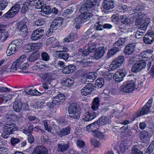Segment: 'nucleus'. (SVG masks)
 <instances>
[{
    "mask_svg": "<svg viewBox=\"0 0 154 154\" xmlns=\"http://www.w3.org/2000/svg\"><path fill=\"white\" fill-rule=\"evenodd\" d=\"M96 3L95 0H87L85 4L82 6L80 9V11L81 13L85 12L75 19L74 25L77 29L79 28L83 22L88 21L92 17L93 14L91 13L85 11L88 10L89 8L93 7Z\"/></svg>",
    "mask_w": 154,
    "mask_h": 154,
    "instance_id": "1",
    "label": "nucleus"
},
{
    "mask_svg": "<svg viewBox=\"0 0 154 154\" xmlns=\"http://www.w3.org/2000/svg\"><path fill=\"white\" fill-rule=\"evenodd\" d=\"M38 58L35 53H32L29 57L28 60L25 55H22L16 59L13 63L11 67V72H14L17 70L22 71L27 69L29 66V61L34 62Z\"/></svg>",
    "mask_w": 154,
    "mask_h": 154,
    "instance_id": "2",
    "label": "nucleus"
},
{
    "mask_svg": "<svg viewBox=\"0 0 154 154\" xmlns=\"http://www.w3.org/2000/svg\"><path fill=\"white\" fill-rule=\"evenodd\" d=\"M23 42L20 39L12 41L9 45L6 51L7 55L10 56L14 54L22 47Z\"/></svg>",
    "mask_w": 154,
    "mask_h": 154,
    "instance_id": "3",
    "label": "nucleus"
},
{
    "mask_svg": "<svg viewBox=\"0 0 154 154\" xmlns=\"http://www.w3.org/2000/svg\"><path fill=\"white\" fill-rule=\"evenodd\" d=\"M70 117L75 119H79L80 117V112L78 105L75 103L72 104L68 109Z\"/></svg>",
    "mask_w": 154,
    "mask_h": 154,
    "instance_id": "4",
    "label": "nucleus"
},
{
    "mask_svg": "<svg viewBox=\"0 0 154 154\" xmlns=\"http://www.w3.org/2000/svg\"><path fill=\"white\" fill-rule=\"evenodd\" d=\"M132 9L131 10V15L133 14V17L134 18L140 17L142 15L141 12H139L143 9V7L141 4L137 2H134L131 3Z\"/></svg>",
    "mask_w": 154,
    "mask_h": 154,
    "instance_id": "5",
    "label": "nucleus"
},
{
    "mask_svg": "<svg viewBox=\"0 0 154 154\" xmlns=\"http://www.w3.org/2000/svg\"><path fill=\"white\" fill-rule=\"evenodd\" d=\"M52 102L48 103V105L50 107H52L56 105H60L65 100V96L62 94L59 93L52 98Z\"/></svg>",
    "mask_w": 154,
    "mask_h": 154,
    "instance_id": "6",
    "label": "nucleus"
},
{
    "mask_svg": "<svg viewBox=\"0 0 154 154\" xmlns=\"http://www.w3.org/2000/svg\"><path fill=\"white\" fill-rule=\"evenodd\" d=\"M135 81H128L124 83L122 91L124 93H129L134 91L135 88Z\"/></svg>",
    "mask_w": 154,
    "mask_h": 154,
    "instance_id": "7",
    "label": "nucleus"
},
{
    "mask_svg": "<svg viewBox=\"0 0 154 154\" xmlns=\"http://www.w3.org/2000/svg\"><path fill=\"white\" fill-rule=\"evenodd\" d=\"M42 79L46 82H48L49 84L55 86L57 83V80L55 78L49 73H45L41 75Z\"/></svg>",
    "mask_w": 154,
    "mask_h": 154,
    "instance_id": "8",
    "label": "nucleus"
},
{
    "mask_svg": "<svg viewBox=\"0 0 154 154\" xmlns=\"http://www.w3.org/2000/svg\"><path fill=\"white\" fill-rule=\"evenodd\" d=\"M124 56H120L116 58L109 66V68L112 69H115L119 67L125 61Z\"/></svg>",
    "mask_w": 154,
    "mask_h": 154,
    "instance_id": "9",
    "label": "nucleus"
},
{
    "mask_svg": "<svg viewBox=\"0 0 154 154\" xmlns=\"http://www.w3.org/2000/svg\"><path fill=\"white\" fill-rule=\"evenodd\" d=\"M153 102V98H151L142 109L139 113L137 114V116L139 117L143 115H144L149 112V109L151 108Z\"/></svg>",
    "mask_w": 154,
    "mask_h": 154,
    "instance_id": "10",
    "label": "nucleus"
},
{
    "mask_svg": "<svg viewBox=\"0 0 154 154\" xmlns=\"http://www.w3.org/2000/svg\"><path fill=\"white\" fill-rule=\"evenodd\" d=\"M153 102V98H151L142 109L139 113L137 114V116L139 117L143 115H144L149 112V109L151 108Z\"/></svg>",
    "mask_w": 154,
    "mask_h": 154,
    "instance_id": "11",
    "label": "nucleus"
},
{
    "mask_svg": "<svg viewBox=\"0 0 154 154\" xmlns=\"http://www.w3.org/2000/svg\"><path fill=\"white\" fill-rule=\"evenodd\" d=\"M44 31L41 28L34 30L31 34L30 38L32 41H36L41 38L44 35Z\"/></svg>",
    "mask_w": 154,
    "mask_h": 154,
    "instance_id": "12",
    "label": "nucleus"
},
{
    "mask_svg": "<svg viewBox=\"0 0 154 154\" xmlns=\"http://www.w3.org/2000/svg\"><path fill=\"white\" fill-rule=\"evenodd\" d=\"M127 73V72L125 69H121L115 73L113 76V79L116 82H120L123 80Z\"/></svg>",
    "mask_w": 154,
    "mask_h": 154,
    "instance_id": "13",
    "label": "nucleus"
},
{
    "mask_svg": "<svg viewBox=\"0 0 154 154\" xmlns=\"http://www.w3.org/2000/svg\"><path fill=\"white\" fill-rule=\"evenodd\" d=\"M40 0H27L25 2L23 6L21 11L22 13H24L27 11L29 9L30 6H33L35 4L40 3L39 2Z\"/></svg>",
    "mask_w": 154,
    "mask_h": 154,
    "instance_id": "14",
    "label": "nucleus"
},
{
    "mask_svg": "<svg viewBox=\"0 0 154 154\" xmlns=\"http://www.w3.org/2000/svg\"><path fill=\"white\" fill-rule=\"evenodd\" d=\"M17 28L20 35L23 37L27 35L28 34L27 29L26 26L24 23L22 22L19 23L17 25Z\"/></svg>",
    "mask_w": 154,
    "mask_h": 154,
    "instance_id": "15",
    "label": "nucleus"
},
{
    "mask_svg": "<svg viewBox=\"0 0 154 154\" xmlns=\"http://www.w3.org/2000/svg\"><path fill=\"white\" fill-rule=\"evenodd\" d=\"M94 91V87L91 84L86 85L81 91V94L83 96H86L91 94Z\"/></svg>",
    "mask_w": 154,
    "mask_h": 154,
    "instance_id": "16",
    "label": "nucleus"
},
{
    "mask_svg": "<svg viewBox=\"0 0 154 154\" xmlns=\"http://www.w3.org/2000/svg\"><path fill=\"white\" fill-rule=\"evenodd\" d=\"M42 45L41 43L28 44L26 46L25 49L26 50L27 52L35 50H38L41 47Z\"/></svg>",
    "mask_w": 154,
    "mask_h": 154,
    "instance_id": "17",
    "label": "nucleus"
},
{
    "mask_svg": "<svg viewBox=\"0 0 154 154\" xmlns=\"http://www.w3.org/2000/svg\"><path fill=\"white\" fill-rule=\"evenodd\" d=\"M6 26L0 24V40L5 41L8 37V32L6 31L5 28Z\"/></svg>",
    "mask_w": 154,
    "mask_h": 154,
    "instance_id": "18",
    "label": "nucleus"
},
{
    "mask_svg": "<svg viewBox=\"0 0 154 154\" xmlns=\"http://www.w3.org/2000/svg\"><path fill=\"white\" fill-rule=\"evenodd\" d=\"M4 129L5 130L10 134H12L13 132L17 131L18 128L17 126L14 124L9 123L6 124L4 127Z\"/></svg>",
    "mask_w": 154,
    "mask_h": 154,
    "instance_id": "19",
    "label": "nucleus"
},
{
    "mask_svg": "<svg viewBox=\"0 0 154 154\" xmlns=\"http://www.w3.org/2000/svg\"><path fill=\"white\" fill-rule=\"evenodd\" d=\"M46 45H50L51 47L53 48L58 46L59 45V43L57 40L54 37H51L48 38L46 42Z\"/></svg>",
    "mask_w": 154,
    "mask_h": 154,
    "instance_id": "20",
    "label": "nucleus"
},
{
    "mask_svg": "<svg viewBox=\"0 0 154 154\" xmlns=\"http://www.w3.org/2000/svg\"><path fill=\"white\" fill-rule=\"evenodd\" d=\"M139 137L143 143H146L149 141L151 136H150L148 132L142 131L140 133Z\"/></svg>",
    "mask_w": 154,
    "mask_h": 154,
    "instance_id": "21",
    "label": "nucleus"
},
{
    "mask_svg": "<svg viewBox=\"0 0 154 154\" xmlns=\"http://www.w3.org/2000/svg\"><path fill=\"white\" fill-rule=\"evenodd\" d=\"M144 42L146 44H150L154 41V32H149L145 35L143 38Z\"/></svg>",
    "mask_w": 154,
    "mask_h": 154,
    "instance_id": "22",
    "label": "nucleus"
},
{
    "mask_svg": "<svg viewBox=\"0 0 154 154\" xmlns=\"http://www.w3.org/2000/svg\"><path fill=\"white\" fill-rule=\"evenodd\" d=\"M47 149L43 146H38L35 148L32 154H47Z\"/></svg>",
    "mask_w": 154,
    "mask_h": 154,
    "instance_id": "23",
    "label": "nucleus"
},
{
    "mask_svg": "<svg viewBox=\"0 0 154 154\" xmlns=\"http://www.w3.org/2000/svg\"><path fill=\"white\" fill-rule=\"evenodd\" d=\"M76 69L75 66L71 64L64 68L62 70V72L65 74H71L74 72Z\"/></svg>",
    "mask_w": 154,
    "mask_h": 154,
    "instance_id": "24",
    "label": "nucleus"
},
{
    "mask_svg": "<svg viewBox=\"0 0 154 154\" xmlns=\"http://www.w3.org/2000/svg\"><path fill=\"white\" fill-rule=\"evenodd\" d=\"M135 44L134 43L128 44L125 49V54L129 55L132 54L135 50Z\"/></svg>",
    "mask_w": 154,
    "mask_h": 154,
    "instance_id": "25",
    "label": "nucleus"
},
{
    "mask_svg": "<svg viewBox=\"0 0 154 154\" xmlns=\"http://www.w3.org/2000/svg\"><path fill=\"white\" fill-rule=\"evenodd\" d=\"M103 5L104 9L106 10L112 9L114 7V1L112 0H104Z\"/></svg>",
    "mask_w": 154,
    "mask_h": 154,
    "instance_id": "26",
    "label": "nucleus"
},
{
    "mask_svg": "<svg viewBox=\"0 0 154 154\" xmlns=\"http://www.w3.org/2000/svg\"><path fill=\"white\" fill-rule=\"evenodd\" d=\"M63 19L62 17H57L53 21L51 25V28H55L56 27H60L63 23Z\"/></svg>",
    "mask_w": 154,
    "mask_h": 154,
    "instance_id": "27",
    "label": "nucleus"
},
{
    "mask_svg": "<svg viewBox=\"0 0 154 154\" xmlns=\"http://www.w3.org/2000/svg\"><path fill=\"white\" fill-rule=\"evenodd\" d=\"M86 128V130L89 132H92L93 136H95L96 135V133L95 131L96 128V121L87 126Z\"/></svg>",
    "mask_w": 154,
    "mask_h": 154,
    "instance_id": "28",
    "label": "nucleus"
},
{
    "mask_svg": "<svg viewBox=\"0 0 154 154\" xmlns=\"http://www.w3.org/2000/svg\"><path fill=\"white\" fill-rule=\"evenodd\" d=\"M120 50V48L118 47H114L110 49L107 52V58L109 59L111 57H113L117 52Z\"/></svg>",
    "mask_w": 154,
    "mask_h": 154,
    "instance_id": "29",
    "label": "nucleus"
},
{
    "mask_svg": "<svg viewBox=\"0 0 154 154\" xmlns=\"http://www.w3.org/2000/svg\"><path fill=\"white\" fill-rule=\"evenodd\" d=\"M41 14L44 16L49 14L51 13V7L49 6H42L40 11Z\"/></svg>",
    "mask_w": 154,
    "mask_h": 154,
    "instance_id": "30",
    "label": "nucleus"
},
{
    "mask_svg": "<svg viewBox=\"0 0 154 154\" xmlns=\"http://www.w3.org/2000/svg\"><path fill=\"white\" fill-rule=\"evenodd\" d=\"M96 117L95 114H92L90 112H86L83 116V119L84 121L88 122L91 120Z\"/></svg>",
    "mask_w": 154,
    "mask_h": 154,
    "instance_id": "31",
    "label": "nucleus"
},
{
    "mask_svg": "<svg viewBox=\"0 0 154 154\" xmlns=\"http://www.w3.org/2000/svg\"><path fill=\"white\" fill-rule=\"evenodd\" d=\"M55 54L59 58L65 60H67L69 56L68 54L63 53L61 51H56Z\"/></svg>",
    "mask_w": 154,
    "mask_h": 154,
    "instance_id": "32",
    "label": "nucleus"
},
{
    "mask_svg": "<svg viewBox=\"0 0 154 154\" xmlns=\"http://www.w3.org/2000/svg\"><path fill=\"white\" fill-rule=\"evenodd\" d=\"M70 129L71 128L69 127H66L63 129L58 134L60 137L67 135L69 133Z\"/></svg>",
    "mask_w": 154,
    "mask_h": 154,
    "instance_id": "33",
    "label": "nucleus"
},
{
    "mask_svg": "<svg viewBox=\"0 0 154 154\" xmlns=\"http://www.w3.org/2000/svg\"><path fill=\"white\" fill-rule=\"evenodd\" d=\"M69 144H65L62 143L57 144V150L58 151L63 152L66 151L69 146Z\"/></svg>",
    "mask_w": 154,
    "mask_h": 154,
    "instance_id": "34",
    "label": "nucleus"
},
{
    "mask_svg": "<svg viewBox=\"0 0 154 154\" xmlns=\"http://www.w3.org/2000/svg\"><path fill=\"white\" fill-rule=\"evenodd\" d=\"M96 45L95 43H89L85 46V49L88 50L90 53L95 52Z\"/></svg>",
    "mask_w": 154,
    "mask_h": 154,
    "instance_id": "35",
    "label": "nucleus"
},
{
    "mask_svg": "<svg viewBox=\"0 0 154 154\" xmlns=\"http://www.w3.org/2000/svg\"><path fill=\"white\" fill-rule=\"evenodd\" d=\"M128 39V37L121 38L119 39L114 44V46L116 47H118L122 45L125 44V42Z\"/></svg>",
    "mask_w": 154,
    "mask_h": 154,
    "instance_id": "36",
    "label": "nucleus"
},
{
    "mask_svg": "<svg viewBox=\"0 0 154 154\" xmlns=\"http://www.w3.org/2000/svg\"><path fill=\"white\" fill-rule=\"evenodd\" d=\"M34 67L35 69H38L40 70H42L48 67V66L46 64H44L42 63L40 61L37 62L35 64Z\"/></svg>",
    "mask_w": 154,
    "mask_h": 154,
    "instance_id": "37",
    "label": "nucleus"
},
{
    "mask_svg": "<svg viewBox=\"0 0 154 154\" xmlns=\"http://www.w3.org/2000/svg\"><path fill=\"white\" fill-rule=\"evenodd\" d=\"M22 105V103L21 102L15 101L14 103L13 108L15 111L18 112L21 109Z\"/></svg>",
    "mask_w": 154,
    "mask_h": 154,
    "instance_id": "38",
    "label": "nucleus"
},
{
    "mask_svg": "<svg viewBox=\"0 0 154 154\" xmlns=\"http://www.w3.org/2000/svg\"><path fill=\"white\" fill-rule=\"evenodd\" d=\"M26 93L28 94L33 95H40L41 93L35 89H30L26 91Z\"/></svg>",
    "mask_w": 154,
    "mask_h": 154,
    "instance_id": "39",
    "label": "nucleus"
},
{
    "mask_svg": "<svg viewBox=\"0 0 154 154\" xmlns=\"http://www.w3.org/2000/svg\"><path fill=\"white\" fill-rule=\"evenodd\" d=\"M108 121L109 119L107 117L104 116L101 117L97 121V125H104L107 123L108 122Z\"/></svg>",
    "mask_w": 154,
    "mask_h": 154,
    "instance_id": "40",
    "label": "nucleus"
},
{
    "mask_svg": "<svg viewBox=\"0 0 154 154\" xmlns=\"http://www.w3.org/2000/svg\"><path fill=\"white\" fill-rule=\"evenodd\" d=\"M119 149L120 150L119 153L127 154V153L128 151L127 146L123 144H120V145Z\"/></svg>",
    "mask_w": 154,
    "mask_h": 154,
    "instance_id": "41",
    "label": "nucleus"
},
{
    "mask_svg": "<svg viewBox=\"0 0 154 154\" xmlns=\"http://www.w3.org/2000/svg\"><path fill=\"white\" fill-rule=\"evenodd\" d=\"M74 84V81L73 79H67L64 80L63 85L66 86L70 87L72 85Z\"/></svg>",
    "mask_w": 154,
    "mask_h": 154,
    "instance_id": "42",
    "label": "nucleus"
},
{
    "mask_svg": "<svg viewBox=\"0 0 154 154\" xmlns=\"http://www.w3.org/2000/svg\"><path fill=\"white\" fill-rule=\"evenodd\" d=\"M145 32L143 30L138 29L135 34V37L137 39L141 38L144 35Z\"/></svg>",
    "mask_w": 154,
    "mask_h": 154,
    "instance_id": "43",
    "label": "nucleus"
},
{
    "mask_svg": "<svg viewBox=\"0 0 154 154\" xmlns=\"http://www.w3.org/2000/svg\"><path fill=\"white\" fill-rule=\"evenodd\" d=\"M16 14L12 11L10 9L6 13L3 15V16L6 18H10L14 17Z\"/></svg>",
    "mask_w": 154,
    "mask_h": 154,
    "instance_id": "44",
    "label": "nucleus"
},
{
    "mask_svg": "<svg viewBox=\"0 0 154 154\" xmlns=\"http://www.w3.org/2000/svg\"><path fill=\"white\" fill-rule=\"evenodd\" d=\"M121 19L122 22L126 24H128L130 23V19L126 15H123L121 16Z\"/></svg>",
    "mask_w": 154,
    "mask_h": 154,
    "instance_id": "45",
    "label": "nucleus"
},
{
    "mask_svg": "<svg viewBox=\"0 0 154 154\" xmlns=\"http://www.w3.org/2000/svg\"><path fill=\"white\" fill-rule=\"evenodd\" d=\"M131 153V154H143V152L138 149L137 146L134 145L132 149Z\"/></svg>",
    "mask_w": 154,
    "mask_h": 154,
    "instance_id": "46",
    "label": "nucleus"
},
{
    "mask_svg": "<svg viewBox=\"0 0 154 154\" xmlns=\"http://www.w3.org/2000/svg\"><path fill=\"white\" fill-rule=\"evenodd\" d=\"M154 149V141H152L147 149L146 152L149 154L151 153Z\"/></svg>",
    "mask_w": 154,
    "mask_h": 154,
    "instance_id": "47",
    "label": "nucleus"
},
{
    "mask_svg": "<svg viewBox=\"0 0 154 154\" xmlns=\"http://www.w3.org/2000/svg\"><path fill=\"white\" fill-rule=\"evenodd\" d=\"M20 8V5L17 3L15 4L11 8L10 10H11V11L14 12L15 14H16L18 12Z\"/></svg>",
    "mask_w": 154,
    "mask_h": 154,
    "instance_id": "48",
    "label": "nucleus"
},
{
    "mask_svg": "<svg viewBox=\"0 0 154 154\" xmlns=\"http://www.w3.org/2000/svg\"><path fill=\"white\" fill-rule=\"evenodd\" d=\"M118 6L117 10L119 12H124L128 10V7L126 5H120Z\"/></svg>",
    "mask_w": 154,
    "mask_h": 154,
    "instance_id": "49",
    "label": "nucleus"
},
{
    "mask_svg": "<svg viewBox=\"0 0 154 154\" xmlns=\"http://www.w3.org/2000/svg\"><path fill=\"white\" fill-rule=\"evenodd\" d=\"M12 95L11 94H5L2 97V99L3 101H5V103H6L12 98Z\"/></svg>",
    "mask_w": 154,
    "mask_h": 154,
    "instance_id": "50",
    "label": "nucleus"
},
{
    "mask_svg": "<svg viewBox=\"0 0 154 154\" xmlns=\"http://www.w3.org/2000/svg\"><path fill=\"white\" fill-rule=\"evenodd\" d=\"M136 63L139 66L140 70L144 68L146 65V62L144 60H140L137 62Z\"/></svg>",
    "mask_w": 154,
    "mask_h": 154,
    "instance_id": "51",
    "label": "nucleus"
},
{
    "mask_svg": "<svg viewBox=\"0 0 154 154\" xmlns=\"http://www.w3.org/2000/svg\"><path fill=\"white\" fill-rule=\"evenodd\" d=\"M104 84V81L103 78H99L97 79V86L98 88H101Z\"/></svg>",
    "mask_w": 154,
    "mask_h": 154,
    "instance_id": "52",
    "label": "nucleus"
},
{
    "mask_svg": "<svg viewBox=\"0 0 154 154\" xmlns=\"http://www.w3.org/2000/svg\"><path fill=\"white\" fill-rule=\"evenodd\" d=\"M8 5L7 2L5 0H0V9L1 10H4Z\"/></svg>",
    "mask_w": 154,
    "mask_h": 154,
    "instance_id": "53",
    "label": "nucleus"
},
{
    "mask_svg": "<svg viewBox=\"0 0 154 154\" xmlns=\"http://www.w3.org/2000/svg\"><path fill=\"white\" fill-rule=\"evenodd\" d=\"M20 141V140L19 139L14 137H12L10 140L11 145L14 146H15L16 144L18 143Z\"/></svg>",
    "mask_w": 154,
    "mask_h": 154,
    "instance_id": "54",
    "label": "nucleus"
},
{
    "mask_svg": "<svg viewBox=\"0 0 154 154\" xmlns=\"http://www.w3.org/2000/svg\"><path fill=\"white\" fill-rule=\"evenodd\" d=\"M41 57L42 59L45 61H48L50 57L47 52H42L41 54Z\"/></svg>",
    "mask_w": 154,
    "mask_h": 154,
    "instance_id": "55",
    "label": "nucleus"
},
{
    "mask_svg": "<svg viewBox=\"0 0 154 154\" xmlns=\"http://www.w3.org/2000/svg\"><path fill=\"white\" fill-rule=\"evenodd\" d=\"M132 72L136 73L138 72L140 70L139 67L137 65L136 63H135L134 65L133 66L131 69Z\"/></svg>",
    "mask_w": 154,
    "mask_h": 154,
    "instance_id": "56",
    "label": "nucleus"
},
{
    "mask_svg": "<svg viewBox=\"0 0 154 154\" xmlns=\"http://www.w3.org/2000/svg\"><path fill=\"white\" fill-rule=\"evenodd\" d=\"M11 90L10 88L3 87L2 85H0V92H8Z\"/></svg>",
    "mask_w": 154,
    "mask_h": 154,
    "instance_id": "57",
    "label": "nucleus"
},
{
    "mask_svg": "<svg viewBox=\"0 0 154 154\" xmlns=\"http://www.w3.org/2000/svg\"><path fill=\"white\" fill-rule=\"evenodd\" d=\"M48 121L47 120L43 121L42 122L44 124L45 130L48 132H50L51 130V128L49 126Z\"/></svg>",
    "mask_w": 154,
    "mask_h": 154,
    "instance_id": "58",
    "label": "nucleus"
},
{
    "mask_svg": "<svg viewBox=\"0 0 154 154\" xmlns=\"http://www.w3.org/2000/svg\"><path fill=\"white\" fill-rule=\"evenodd\" d=\"M79 52L82 53V56L85 57L87 56L90 53L88 50H86L85 47V49L83 51L82 49H80L79 50Z\"/></svg>",
    "mask_w": 154,
    "mask_h": 154,
    "instance_id": "59",
    "label": "nucleus"
},
{
    "mask_svg": "<svg viewBox=\"0 0 154 154\" xmlns=\"http://www.w3.org/2000/svg\"><path fill=\"white\" fill-rule=\"evenodd\" d=\"M72 12V11L71 9H68L65 10L63 12V15L64 17H68L69 16L68 15Z\"/></svg>",
    "mask_w": 154,
    "mask_h": 154,
    "instance_id": "60",
    "label": "nucleus"
},
{
    "mask_svg": "<svg viewBox=\"0 0 154 154\" xmlns=\"http://www.w3.org/2000/svg\"><path fill=\"white\" fill-rule=\"evenodd\" d=\"M8 149L7 148L1 146H0V154H7Z\"/></svg>",
    "mask_w": 154,
    "mask_h": 154,
    "instance_id": "61",
    "label": "nucleus"
},
{
    "mask_svg": "<svg viewBox=\"0 0 154 154\" xmlns=\"http://www.w3.org/2000/svg\"><path fill=\"white\" fill-rule=\"evenodd\" d=\"M77 145L80 148H83L85 145V143L83 140H79L77 141Z\"/></svg>",
    "mask_w": 154,
    "mask_h": 154,
    "instance_id": "62",
    "label": "nucleus"
},
{
    "mask_svg": "<svg viewBox=\"0 0 154 154\" xmlns=\"http://www.w3.org/2000/svg\"><path fill=\"white\" fill-rule=\"evenodd\" d=\"M14 22H10L5 25H4V26H6L5 29L6 30V29H12L14 27Z\"/></svg>",
    "mask_w": 154,
    "mask_h": 154,
    "instance_id": "63",
    "label": "nucleus"
},
{
    "mask_svg": "<svg viewBox=\"0 0 154 154\" xmlns=\"http://www.w3.org/2000/svg\"><path fill=\"white\" fill-rule=\"evenodd\" d=\"M45 23V22L42 19H39L36 21L35 22V24L36 26H39L43 25Z\"/></svg>",
    "mask_w": 154,
    "mask_h": 154,
    "instance_id": "64",
    "label": "nucleus"
}]
</instances>
